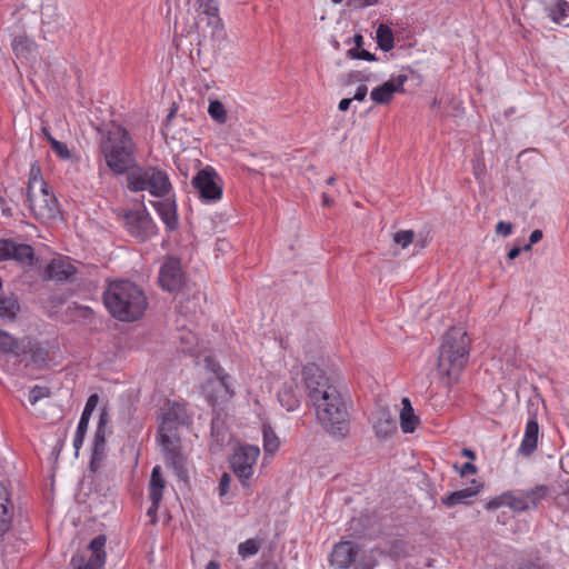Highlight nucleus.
I'll return each instance as SVG.
<instances>
[{"mask_svg":"<svg viewBox=\"0 0 569 569\" xmlns=\"http://www.w3.org/2000/svg\"><path fill=\"white\" fill-rule=\"evenodd\" d=\"M166 481L161 473L160 466H156L151 471L150 483H149V499L157 502L162 500Z\"/></svg>","mask_w":569,"mask_h":569,"instance_id":"28","label":"nucleus"},{"mask_svg":"<svg viewBox=\"0 0 569 569\" xmlns=\"http://www.w3.org/2000/svg\"><path fill=\"white\" fill-rule=\"evenodd\" d=\"M91 450L106 451V430L96 429Z\"/></svg>","mask_w":569,"mask_h":569,"instance_id":"45","label":"nucleus"},{"mask_svg":"<svg viewBox=\"0 0 569 569\" xmlns=\"http://www.w3.org/2000/svg\"><path fill=\"white\" fill-rule=\"evenodd\" d=\"M542 237H543V234L540 229L533 230L529 237V242L527 244H525L522 248L523 251L531 250L532 246L536 244L537 242H539L542 239Z\"/></svg>","mask_w":569,"mask_h":569,"instance_id":"53","label":"nucleus"},{"mask_svg":"<svg viewBox=\"0 0 569 569\" xmlns=\"http://www.w3.org/2000/svg\"><path fill=\"white\" fill-rule=\"evenodd\" d=\"M10 499L7 488L0 482V536L10 529L12 511L9 508Z\"/></svg>","mask_w":569,"mask_h":569,"instance_id":"26","label":"nucleus"},{"mask_svg":"<svg viewBox=\"0 0 569 569\" xmlns=\"http://www.w3.org/2000/svg\"><path fill=\"white\" fill-rule=\"evenodd\" d=\"M230 482H231V477L229 473L224 472L221 478H220V481H219V495L221 497L226 496L229 491V488H230Z\"/></svg>","mask_w":569,"mask_h":569,"instance_id":"51","label":"nucleus"},{"mask_svg":"<svg viewBox=\"0 0 569 569\" xmlns=\"http://www.w3.org/2000/svg\"><path fill=\"white\" fill-rule=\"evenodd\" d=\"M201 13L207 16V26L211 29V38L220 40L224 37L223 23L219 17L217 0H197Z\"/></svg>","mask_w":569,"mask_h":569,"instance_id":"18","label":"nucleus"},{"mask_svg":"<svg viewBox=\"0 0 569 569\" xmlns=\"http://www.w3.org/2000/svg\"><path fill=\"white\" fill-rule=\"evenodd\" d=\"M122 219L127 232L141 242L158 233V227L146 208L124 211Z\"/></svg>","mask_w":569,"mask_h":569,"instance_id":"7","label":"nucleus"},{"mask_svg":"<svg viewBox=\"0 0 569 569\" xmlns=\"http://www.w3.org/2000/svg\"><path fill=\"white\" fill-rule=\"evenodd\" d=\"M19 310L20 306L16 296H0V319L11 321Z\"/></svg>","mask_w":569,"mask_h":569,"instance_id":"30","label":"nucleus"},{"mask_svg":"<svg viewBox=\"0 0 569 569\" xmlns=\"http://www.w3.org/2000/svg\"><path fill=\"white\" fill-rule=\"evenodd\" d=\"M502 506H507V498H506V492H503L502 495L498 496V497H495L492 498L491 500H489L487 503H486V508L487 509H498Z\"/></svg>","mask_w":569,"mask_h":569,"instance_id":"50","label":"nucleus"},{"mask_svg":"<svg viewBox=\"0 0 569 569\" xmlns=\"http://www.w3.org/2000/svg\"><path fill=\"white\" fill-rule=\"evenodd\" d=\"M98 402H99V397H98L97 393H93V395L89 396V398L87 399L84 409H83V411L81 413V417L86 418V419H90V417H91L93 410L96 409Z\"/></svg>","mask_w":569,"mask_h":569,"instance_id":"47","label":"nucleus"},{"mask_svg":"<svg viewBox=\"0 0 569 569\" xmlns=\"http://www.w3.org/2000/svg\"><path fill=\"white\" fill-rule=\"evenodd\" d=\"M521 250H523V249H522V248H519V247H513V248H511V249L509 250L508 254H507V256H508V259H510V260L516 259V258L520 254Z\"/></svg>","mask_w":569,"mask_h":569,"instance_id":"64","label":"nucleus"},{"mask_svg":"<svg viewBox=\"0 0 569 569\" xmlns=\"http://www.w3.org/2000/svg\"><path fill=\"white\" fill-rule=\"evenodd\" d=\"M84 438H86L84 435H80V433L76 432L74 439H73L76 457H78V455H79V450H80L81 446L83 445Z\"/></svg>","mask_w":569,"mask_h":569,"instance_id":"61","label":"nucleus"},{"mask_svg":"<svg viewBox=\"0 0 569 569\" xmlns=\"http://www.w3.org/2000/svg\"><path fill=\"white\" fill-rule=\"evenodd\" d=\"M496 232L507 237L512 232V224L510 222L499 221L496 226Z\"/></svg>","mask_w":569,"mask_h":569,"instance_id":"55","label":"nucleus"},{"mask_svg":"<svg viewBox=\"0 0 569 569\" xmlns=\"http://www.w3.org/2000/svg\"><path fill=\"white\" fill-rule=\"evenodd\" d=\"M261 547V540L257 538L248 539L238 546V553L243 558H249L258 553Z\"/></svg>","mask_w":569,"mask_h":569,"instance_id":"37","label":"nucleus"},{"mask_svg":"<svg viewBox=\"0 0 569 569\" xmlns=\"http://www.w3.org/2000/svg\"><path fill=\"white\" fill-rule=\"evenodd\" d=\"M227 436V429L224 423L219 419H213L211 422V438L217 446L224 443Z\"/></svg>","mask_w":569,"mask_h":569,"instance_id":"39","label":"nucleus"},{"mask_svg":"<svg viewBox=\"0 0 569 569\" xmlns=\"http://www.w3.org/2000/svg\"><path fill=\"white\" fill-rule=\"evenodd\" d=\"M109 422V415L106 410H101L99 415V420L96 429L106 430L107 425Z\"/></svg>","mask_w":569,"mask_h":569,"instance_id":"60","label":"nucleus"},{"mask_svg":"<svg viewBox=\"0 0 569 569\" xmlns=\"http://www.w3.org/2000/svg\"><path fill=\"white\" fill-rule=\"evenodd\" d=\"M50 389L48 387L34 386L29 392V401L36 405L39 400L49 397Z\"/></svg>","mask_w":569,"mask_h":569,"instance_id":"43","label":"nucleus"},{"mask_svg":"<svg viewBox=\"0 0 569 569\" xmlns=\"http://www.w3.org/2000/svg\"><path fill=\"white\" fill-rule=\"evenodd\" d=\"M11 48L18 59L30 60L36 57L38 44L27 34H18L12 39Z\"/></svg>","mask_w":569,"mask_h":569,"instance_id":"24","label":"nucleus"},{"mask_svg":"<svg viewBox=\"0 0 569 569\" xmlns=\"http://www.w3.org/2000/svg\"><path fill=\"white\" fill-rule=\"evenodd\" d=\"M68 312L73 317L89 319L92 316V309L86 306H79L73 303L72 307H68Z\"/></svg>","mask_w":569,"mask_h":569,"instance_id":"44","label":"nucleus"},{"mask_svg":"<svg viewBox=\"0 0 569 569\" xmlns=\"http://www.w3.org/2000/svg\"><path fill=\"white\" fill-rule=\"evenodd\" d=\"M539 425L536 417L528 419L522 441L518 448V453L523 457L531 456L538 446Z\"/></svg>","mask_w":569,"mask_h":569,"instance_id":"19","label":"nucleus"},{"mask_svg":"<svg viewBox=\"0 0 569 569\" xmlns=\"http://www.w3.org/2000/svg\"><path fill=\"white\" fill-rule=\"evenodd\" d=\"M547 495L548 487L543 485L536 486L529 490L507 491V507L516 512L536 509Z\"/></svg>","mask_w":569,"mask_h":569,"instance_id":"12","label":"nucleus"},{"mask_svg":"<svg viewBox=\"0 0 569 569\" xmlns=\"http://www.w3.org/2000/svg\"><path fill=\"white\" fill-rule=\"evenodd\" d=\"M373 429L378 438L387 439L397 432V423L389 412L380 410L375 416Z\"/></svg>","mask_w":569,"mask_h":569,"instance_id":"25","label":"nucleus"},{"mask_svg":"<svg viewBox=\"0 0 569 569\" xmlns=\"http://www.w3.org/2000/svg\"><path fill=\"white\" fill-rule=\"evenodd\" d=\"M278 400L287 411H295L300 406V399L291 385H284L281 388L278 392Z\"/></svg>","mask_w":569,"mask_h":569,"instance_id":"29","label":"nucleus"},{"mask_svg":"<svg viewBox=\"0 0 569 569\" xmlns=\"http://www.w3.org/2000/svg\"><path fill=\"white\" fill-rule=\"evenodd\" d=\"M127 182L131 191L140 192L147 190L158 198L166 197L172 188L168 173L152 166L131 171L127 176Z\"/></svg>","mask_w":569,"mask_h":569,"instance_id":"5","label":"nucleus"},{"mask_svg":"<svg viewBox=\"0 0 569 569\" xmlns=\"http://www.w3.org/2000/svg\"><path fill=\"white\" fill-rule=\"evenodd\" d=\"M556 505L565 511H569V480L566 482V489L555 498Z\"/></svg>","mask_w":569,"mask_h":569,"instance_id":"46","label":"nucleus"},{"mask_svg":"<svg viewBox=\"0 0 569 569\" xmlns=\"http://www.w3.org/2000/svg\"><path fill=\"white\" fill-rule=\"evenodd\" d=\"M27 201L29 209L34 218L43 222L56 220L60 214L58 199L54 193L46 188H37L27 192Z\"/></svg>","mask_w":569,"mask_h":569,"instance_id":"6","label":"nucleus"},{"mask_svg":"<svg viewBox=\"0 0 569 569\" xmlns=\"http://www.w3.org/2000/svg\"><path fill=\"white\" fill-rule=\"evenodd\" d=\"M306 392L310 402L320 401L330 389H337L326 372L316 363H308L302 368Z\"/></svg>","mask_w":569,"mask_h":569,"instance_id":"9","label":"nucleus"},{"mask_svg":"<svg viewBox=\"0 0 569 569\" xmlns=\"http://www.w3.org/2000/svg\"><path fill=\"white\" fill-rule=\"evenodd\" d=\"M99 153L114 174H129L137 167V144L129 131L120 124L112 123L102 132Z\"/></svg>","mask_w":569,"mask_h":569,"instance_id":"1","label":"nucleus"},{"mask_svg":"<svg viewBox=\"0 0 569 569\" xmlns=\"http://www.w3.org/2000/svg\"><path fill=\"white\" fill-rule=\"evenodd\" d=\"M415 239L413 230H400L393 233V242L401 248H407Z\"/></svg>","mask_w":569,"mask_h":569,"instance_id":"40","label":"nucleus"},{"mask_svg":"<svg viewBox=\"0 0 569 569\" xmlns=\"http://www.w3.org/2000/svg\"><path fill=\"white\" fill-rule=\"evenodd\" d=\"M367 93H368V88L367 86L365 84H361L357 88L356 92H355V96L352 98V100H357V101H363L367 97Z\"/></svg>","mask_w":569,"mask_h":569,"instance_id":"59","label":"nucleus"},{"mask_svg":"<svg viewBox=\"0 0 569 569\" xmlns=\"http://www.w3.org/2000/svg\"><path fill=\"white\" fill-rule=\"evenodd\" d=\"M217 378L220 385L224 388L226 392L229 395V397H232L234 392L233 390H231L229 385L230 376L223 371L222 375H218Z\"/></svg>","mask_w":569,"mask_h":569,"instance_id":"56","label":"nucleus"},{"mask_svg":"<svg viewBox=\"0 0 569 569\" xmlns=\"http://www.w3.org/2000/svg\"><path fill=\"white\" fill-rule=\"evenodd\" d=\"M402 403L403 408L400 412V427L405 433H411L416 430L419 419L413 413V409L408 398H403Z\"/></svg>","mask_w":569,"mask_h":569,"instance_id":"27","label":"nucleus"},{"mask_svg":"<svg viewBox=\"0 0 569 569\" xmlns=\"http://www.w3.org/2000/svg\"><path fill=\"white\" fill-rule=\"evenodd\" d=\"M152 206L166 224L167 230L174 231L179 226L176 202L163 200L152 202Z\"/></svg>","mask_w":569,"mask_h":569,"instance_id":"22","label":"nucleus"},{"mask_svg":"<svg viewBox=\"0 0 569 569\" xmlns=\"http://www.w3.org/2000/svg\"><path fill=\"white\" fill-rule=\"evenodd\" d=\"M50 147L60 159L67 160L71 157V153L67 144L61 141H58L54 138H50Z\"/></svg>","mask_w":569,"mask_h":569,"instance_id":"42","label":"nucleus"},{"mask_svg":"<svg viewBox=\"0 0 569 569\" xmlns=\"http://www.w3.org/2000/svg\"><path fill=\"white\" fill-rule=\"evenodd\" d=\"M351 101H352V99H350V98L341 99L339 104H338L339 110L343 111V112L347 111L349 109L350 104H351Z\"/></svg>","mask_w":569,"mask_h":569,"instance_id":"63","label":"nucleus"},{"mask_svg":"<svg viewBox=\"0 0 569 569\" xmlns=\"http://www.w3.org/2000/svg\"><path fill=\"white\" fill-rule=\"evenodd\" d=\"M47 182L41 177V168L34 162L30 168V176L27 187V192L31 190H36L37 188H46Z\"/></svg>","mask_w":569,"mask_h":569,"instance_id":"38","label":"nucleus"},{"mask_svg":"<svg viewBox=\"0 0 569 569\" xmlns=\"http://www.w3.org/2000/svg\"><path fill=\"white\" fill-rule=\"evenodd\" d=\"M259 455L260 450L257 446L244 445L239 446L229 459L232 471L244 488L249 487Z\"/></svg>","mask_w":569,"mask_h":569,"instance_id":"8","label":"nucleus"},{"mask_svg":"<svg viewBox=\"0 0 569 569\" xmlns=\"http://www.w3.org/2000/svg\"><path fill=\"white\" fill-rule=\"evenodd\" d=\"M104 459V452L91 450V458L89 462V469L92 472H97Z\"/></svg>","mask_w":569,"mask_h":569,"instance_id":"48","label":"nucleus"},{"mask_svg":"<svg viewBox=\"0 0 569 569\" xmlns=\"http://www.w3.org/2000/svg\"><path fill=\"white\" fill-rule=\"evenodd\" d=\"M183 282L184 273L180 260L176 257H169L160 268V286L169 292H174L182 288Z\"/></svg>","mask_w":569,"mask_h":569,"instance_id":"15","label":"nucleus"},{"mask_svg":"<svg viewBox=\"0 0 569 569\" xmlns=\"http://www.w3.org/2000/svg\"><path fill=\"white\" fill-rule=\"evenodd\" d=\"M208 113L212 120L219 124L227 122L228 116L223 103L219 100H211L208 108Z\"/></svg>","mask_w":569,"mask_h":569,"instance_id":"36","label":"nucleus"},{"mask_svg":"<svg viewBox=\"0 0 569 569\" xmlns=\"http://www.w3.org/2000/svg\"><path fill=\"white\" fill-rule=\"evenodd\" d=\"M263 449L268 453L278 451L280 441L272 427L268 423L262 426Z\"/></svg>","mask_w":569,"mask_h":569,"instance_id":"34","label":"nucleus"},{"mask_svg":"<svg viewBox=\"0 0 569 569\" xmlns=\"http://www.w3.org/2000/svg\"><path fill=\"white\" fill-rule=\"evenodd\" d=\"M360 546L350 540H341L333 545L329 555V563L336 569H348L356 563Z\"/></svg>","mask_w":569,"mask_h":569,"instance_id":"14","label":"nucleus"},{"mask_svg":"<svg viewBox=\"0 0 569 569\" xmlns=\"http://www.w3.org/2000/svg\"><path fill=\"white\" fill-rule=\"evenodd\" d=\"M0 351L4 353L12 352L17 356L26 352L24 348L20 347L18 340L3 330H0Z\"/></svg>","mask_w":569,"mask_h":569,"instance_id":"33","label":"nucleus"},{"mask_svg":"<svg viewBox=\"0 0 569 569\" xmlns=\"http://www.w3.org/2000/svg\"><path fill=\"white\" fill-rule=\"evenodd\" d=\"M106 542L104 535L96 536L87 550L78 552L71 558L73 569H100L106 562Z\"/></svg>","mask_w":569,"mask_h":569,"instance_id":"11","label":"nucleus"},{"mask_svg":"<svg viewBox=\"0 0 569 569\" xmlns=\"http://www.w3.org/2000/svg\"><path fill=\"white\" fill-rule=\"evenodd\" d=\"M347 57L350 58V59H356V60H366V61H376L377 60V57L365 50V49H358V48H351L347 51Z\"/></svg>","mask_w":569,"mask_h":569,"instance_id":"41","label":"nucleus"},{"mask_svg":"<svg viewBox=\"0 0 569 569\" xmlns=\"http://www.w3.org/2000/svg\"><path fill=\"white\" fill-rule=\"evenodd\" d=\"M204 363L208 370L212 371L216 376L222 375L223 368L212 358L206 357Z\"/></svg>","mask_w":569,"mask_h":569,"instance_id":"54","label":"nucleus"},{"mask_svg":"<svg viewBox=\"0 0 569 569\" xmlns=\"http://www.w3.org/2000/svg\"><path fill=\"white\" fill-rule=\"evenodd\" d=\"M407 81L408 76L405 73L391 76L388 81L371 90L370 98L377 104H387L391 102L395 93L405 92L403 86Z\"/></svg>","mask_w":569,"mask_h":569,"instance_id":"17","label":"nucleus"},{"mask_svg":"<svg viewBox=\"0 0 569 569\" xmlns=\"http://www.w3.org/2000/svg\"><path fill=\"white\" fill-rule=\"evenodd\" d=\"M378 47L382 51H390L395 47V37L390 27L380 24L376 31Z\"/></svg>","mask_w":569,"mask_h":569,"instance_id":"31","label":"nucleus"},{"mask_svg":"<svg viewBox=\"0 0 569 569\" xmlns=\"http://www.w3.org/2000/svg\"><path fill=\"white\" fill-rule=\"evenodd\" d=\"M103 303L109 313L122 322L141 319L148 307L143 290L129 280L110 282L103 292Z\"/></svg>","mask_w":569,"mask_h":569,"instance_id":"2","label":"nucleus"},{"mask_svg":"<svg viewBox=\"0 0 569 569\" xmlns=\"http://www.w3.org/2000/svg\"><path fill=\"white\" fill-rule=\"evenodd\" d=\"M379 0H348V6L353 9H363L371 6H377Z\"/></svg>","mask_w":569,"mask_h":569,"instance_id":"52","label":"nucleus"},{"mask_svg":"<svg viewBox=\"0 0 569 569\" xmlns=\"http://www.w3.org/2000/svg\"><path fill=\"white\" fill-rule=\"evenodd\" d=\"M320 401L311 405L315 407L317 419L327 433L337 440L347 438L350 432L349 405L340 390L330 389Z\"/></svg>","mask_w":569,"mask_h":569,"instance_id":"4","label":"nucleus"},{"mask_svg":"<svg viewBox=\"0 0 569 569\" xmlns=\"http://www.w3.org/2000/svg\"><path fill=\"white\" fill-rule=\"evenodd\" d=\"M12 239H0V261L10 260Z\"/></svg>","mask_w":569,"mask_h":569,"instance_id":"49","label":"nucleus"},{"mask_svg":"<svg viewBox=\"0 0 569 569\" xmlns=\"http://www.w3.org/2000/svg\"><path fill=\"white\" fill-rule=\"evenodd\" d=\"M89 420L90 419L80 417L76 432L86 436L89 426Z\"/></svg>","mask_w":569,"mask_h":569,"instance_id":"62","label":"nucleus"},{"mask_svg":"<svg viewBox=\"0 0 569 569\" xmlns=\"http://www.w3.org/2000/svg\"><path fill=\"white\" fill-rule=\"evenodd\" d=\"M161 500H157V502L151 501V506L147 510V515L151 518V522L154 523L157 521V511L159 508Z\"/></svg>","mask_w":569,"mask_h":569,"instance_id":"58","label":"nucleus"},{"mask_svg":"<svg viewBox=\"0 0 569 569\" xmlns=\"http://www.w3.org/2000/svg\"><path fill=\"white\" fill-rule=\"evenodd\" d=\"M470 348L471 340L463 328L451 327L443 335L437 368L440 376L447 378L448 385L458 381L468 362Z\"/></svg>","mask_w":569,"mask_h":569,"instance_id":"3","label":"nucleus"},{"mask_svg":"<svg viewBox=\"0 0 569 569\" xmlns=\"http://www.w3.org/2000/svg\"><path fill=\"white\" fill-rule=\"evenodd\" d=\"M164 452L166 463L170 466L179 478L187 475L186 460L180 450L179 436H159Z\"/></svg>","mask_w":569,"mask_h":569,"instance_id":"16","label":"nucleus"},{"mask_svg":"<svg viewBox=\"0 0 569 569\" xmlns=\"http://www.w3.org/2000/svg\"><path fill=\"white\" fill-rule=\"evenodd\" d=\"M10 260H14L19 264L26 268L36 266L38 259L34 253V249L27 243H18L12 240L10 250Z\"/></svg>","mask_w":569,"mask_h":569,"instance_id":"23","label":"nucleus"},{"mask_svg":"<svg viewBox=\"0 0 569 569\" xmlns=\"http://www.w3.org/2000/svg\"><path fill=\"white\" fill-rule=\"evenodd\" d=\"M481 488H482V483L478 482L477 480H472L471 487L453 491V492L442 497L441 502L447 508H452L460 503L467 505V503H469L468 500L470 498L477 496Z\"/></svg>","mask_w":569,"mask_h":569,"instance_id":"20","label":"nucleus"},{"mask_svg":"<svg viewBox=\"0 0 569 569\" xmlns=\"http://www.w3.org/2000/svg\"><path fill=\"white\" fill-rule=\"evenodd\" d=\"M477 467L476 465H473L472 462H466L461 466V468L459 469V473L461 477H465L467 475H473L477 472Z\"/></svg>","mask_w":569,"mask_h":569,"instance_id":"57","label":"nucleus"},{"mask_svg":"<svg viewBox=\"0 0 569 569\" xmlns=\"http://www.w3.org/2000/svg\"><path fill=\"white\" fill-rule=\"evenodd\" d=\"M192 422V415L187 409V403L180 401H168L161 415L159 436H178V429L189 426Z\"/></svg>","mask_w":569,"mask_h":569,"instance_id":"10","label":"nucleus"},{"mask_svg":"<svg viewBox=\"0 0 569 569\" xmlns=\"http://www.w3.org/2000/svg\"><path fill=\"white\" fill-rule=\"evenodd\" d=\"M218 174L211 167L198 171L192 179V186L203 201H217L222 197V188L217 182Z\"/></svg>","mask_w":569,"mask_h":569,"instance_id":"13","label":"nucleus"},{"mask_svg":"<svg viewBox=\"0 0 569 569\" xmlns=\"http://www.w3.org/2000/svg\"><path fill=\"white\" fill-rule=\"evenodd\" d=\"M29 352L31 356V361L37 367L43 366L49 358V348L47 345H42V343L29 345Z\"/></svg>","mask_w":569,"mask_h":569,"instance_id":"35","label":"nucleus"},{"mask_svg":"<svg viewBox=\"0 0 569 569\" xmlns=\"http://www.w3.org/2000/svg\"><path fill=\"white\" fill-rule=\"evenodd\" d=\"M548 17L557 22L565 23L567 18L569 17V3L566 0H558L555 4L550 6L548 9Z\"/></svg>","mask_w":569,"mask_h":569,"instance_id":"32","label":"nucleus"},{"mask_svg":"<svg viewBox=\"0 0 569 569\" xmlns=\"http://www.w3.org/2000/svg\"><path fill=\"white\" fill-rule=\"evenodd\" d=\"M76 273L77 269L71 263L61 260H53L47 266L44 270V278L62 282L70 280Z\"/></svg>","mask_w":569,"mask_h":569,"instance_id":"21","label":"nucleus"}]
</instances>
